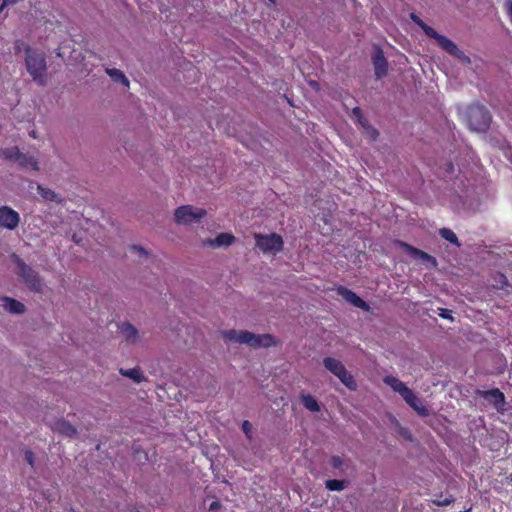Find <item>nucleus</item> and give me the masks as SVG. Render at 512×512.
Listing matches in <instances>:
<instances>
[{
  "mask_svg": "<svg viewBox=\"0 0 512 512\" xmlns=\"http://www.w3.org/2000/svg\"><path fill=\"white\" fill-rule=\"evenodd\" d=\"M223 337L227 341L247 344L252 348L270 347L277 343L274 337L270 334L257 335L246 330H226L223 332Z\"/></svg>",
  "mask_w": 512,
  "mask_h": 512,
  "instance_id": "nucleus-1",
  "label": "nucleus"
},
{
  "mask_svg": "<svg viewBox=\"0 0 512 512\" xmlns=\"http://www.w3.org/2000/svg\"><path fill=\"white\" fill-rule=\"evenodd\" d=\"M384 383L389 385L395 392L399 393L404 401L417 412L418 415L426 417L429 415L428 408L422 400L401 380L394 376H386Z\"/></svg>",
  "mask_w": 512,
  "mask_h": 512,
  "instance_id": "nucleus-2",
  "label": "nucleus"
},
{
  "mask_svg": "<svg viewBox=\"0 0 512 512\" xmlns=\"http://www.w3.org/2000/svg\"><path fill=\"white\" fill-rule=\"evenodd\" d=\"M467 122L469 128L477 132H486L491 123L489 110L480 104H472L467 109Z\"/></svg>",
  "mask_w": 512,
  "mask_h": 512,
  "instance_id": "nucleus-3",
  "label": "nucleus"
},
{
  "mask_svg": "<svg viewBox=\"0 0 512 512\" xmlns=\"http://www.w3.org/2000/svg\"><path fill=\"white\" fill-rule=\"evenodd\" d=\"M25 61L29 74L35 81L43 84L46 74V59L44 54L28 47L26 49Z\"/></svg>",
  "mask_w": 512,
  "mask_h": 512,
  "instance_id": "nucleus-4",
  "label": "nucleus"
},
{
  "mask_svg": "<svg viewBox=\"0 0 512 512\" xmlns=\"http://www.w3.org/2000/svg\"><path fill=\"white\" fill-rule=\"evenodd\" d=\"M325 368L334 374L349 390L355 391L357 389V383L353 375L347 371L344 364L332 357H326L323 359Z\"/></svg>",
  "mask_w": 512,
  "mask_h": 512,
  "instance_id": "nucleus-5",
  "label": "nucleus"
},
{
  "mask_svg": "<svg viewBox=\"0 0 512 512\" xmlns=\"http://www.w3.org/2000/svg\"><path fill=\"white\" fill-rule=\"evenodd\" d=\"M0 154L9 161L17 162L22 168L39 170L37 159L31 155L23 154L16 146L2 149Z\"/></svg>",
  "mask_w": 512,
  "mask_h": 512,
  "instance_id": "nucleus-6",
  "label": "nucleus"
},
{
  "mask_svg": "<svg viewBox=\"0 0 512 512\" xmlns=\"http://www.w3.org/2000/svg\"><path fill=\"white\" fill-rule=\"evenodd\" d=\"M16 263L18 267V275L29 287V289L34 292H41L43 289V284L41 282L38 272L35 271L29 265H27L20 258H17Z\"/></svg>",
  "mask_w": 512,
  "mask_h": 512,
  "instance_id": "nucleus-7",
  "label": "nucleus"
},
{
  "mask_svg": "<svg viewBox=\"0 0 512 512\" xmlns=\"http://www.w3.org/2000/svg\"><path fill=\"white\" fill-rule=\"evenodd\" d=\"M428 32L431 33L429 38L434 39L442 50L462 62L470 63V58L466 56L452 40L439 34L435 29H429Z\"/></svg>",
  "mask_w": 512,
  "mask_h": 512,
  "instance_id": "nucleus-8",
  "label": "nucleus"
},
{
  "mask_svg": "<svg viewBox=\"0 0 512 512\" xmlns=\"http://www.w3.org/2000/svg\"><path fill=\"white\" fill-rule=\"evenodd\" d=\"M207 214L203 208H194L192 205H183L175 210V221L178 224H191L198 222Z\"/></svg>",
  "mask_w": 512,
  "mask_h": 512,
  "instance_id": "nucleus-9",
  "label": "nucleus"
},
{
  "mask_svg": "<svg viewBox=\"0 0 512 512\" xmlns=\"http://www.w3.org/2000/svg\"><path fill=\"white\" fill-rule=\"evenodd\" d=\"M256 245L261 249L264 253L273 252L277 253L282 251L283 249V239L280 235L276 233H271L269 235H255Z\"/></svg>",
  "mask_w": 512,
  "mask_h": 512,
  "instance_id": "nucleus-10",
  "label": "nucleus"
},
{
  "mask_svg": "<svg viewBox=\"0 0 512 512\" xmlns=\"http://www.w3.org/2000/svg\"><path fill=\"white\" fill-rule=\"evenodd\" d=\"M19 213L9 206H0V227L7 230H14L19 226Z\"/></svg>",
  "mask_w": 512,
  "mask_h": 512,
  "instance_id": "nucleus-11",
  "label": "nucleus"
},
{
  "mask_svg": "<svg viewBox=\"0 0 512 512\" xmlns=\"http://www.w3.org/2000/svg\"><path fill=\"white\" fill-rule=\"evenodd\" d=\"M395 245L398 248H400L403 252L410 255L414 259H418L423 262L431 263L432 266L437 265V261H436L435 257L431 256L430 254H428L427 252H425L421 249H418V248H416L404 241H401V240H397L395 242Z\"/></svg>",
  "mask_w": 512,
  "mask_h": 512,
  "instance_id": "nucleus-12",
  "label": "nucleus"
},
{
  "mask_svg": "<svg viewBox=\"0 0 512 512\" xmlns=\"http://www.w3.org/2000/svg\"><path fill=\"white\" fill-rule=\"evenodd\" d=\"M336 292L345 301L352 304L353 306H355L359 309H362L364 311L370 310V306L362 298H360L354 291H352L344 286H337Z\"/></svg>",
  "mask_w": 512,
  "mask_h": 512,
  "instance_id": "nucleus-13",
  "label": "nucleus"
},
{
  "mask_svg": "<svg viewBox=\"0 0 512 512\" xmlns=\"http://www.w3.org/2000/svg\"><path fill=\"white\" fill-rule=\"evenodd\" d=\"M477 394L497 409L502 408L505 404L504 393L498 388H493L491 390H478Z\"/></svg>",
  "mask_w": 512,
  "mask_h": 512,
  "instance_id": "nucleus-14",
  "label": "nucleus"
},
{
  "mask_svg": "<svg viewBox=\"0 0 512 512\" xmlns=\"http://www.w3.org/2000/svg\"><path fill=\"white\" fill-rule=\"evenodd\" d=\"M372 62L375 69V75L378 79L382 78L387 74L388 62L384 56L383 51L380 48L375 49L372 55Z\"/></svg>",
  "mask_w": 512,
  "mask_h": 512,
  "instance_id": "nucleus-15",
  "label": "nucleus"
},
{
  "mask_svg": "<svg viewBox=\"0 0 512 512\" xmlns=\"http://www.w3.org/2000/svg\"><path fill=\"white\" fill-rule=\"evenodd\" d=\"M52 430L67 437H74L77 434L76 428L64 419L55 421L52 425Z\"/></svg>",
  "mask_w": 512,
  "mask_h": 512,
  "instance_id": "nucleus-16",
  "label": "nucleus"
},
{
  "mask_svg": "<svg viewBox=\"0 0 512 512\" xmlns=\"http://www.w3.org/2000/svg\"><path fill=\"white\" fill-rule=\"evenodd\" d=\"M1 300L7 311L14 314H23L25 312V305L16 299L3 297Z\"/></svg>",
  "mask_w": 512,
  "mask_h": 512,
  "instance_id": "nucleus-17",
  "label": "nucleus"
},
{
  "mask_svg": "<svg viewBox=\"0 0 512 512\" xmlns=\"http://www.w3.org/2000/svg\"><path fill=\"white\" fill-rule=\"evenodd\" d=\"M37 191L39 195L46 201L55 203H61L63 201V198L59 194L49 188L43 187L42 185L37 186Z\"/></svg>",
  "mask_w": 512,
  "mask_h": 512,
  "instance_id": "nucleus-18",
  "label": "nucleus"
},
{
  "mask_svg": "<svg viewBox=\"0 0 512 512\" xmlns=\"http://www.w3.org/2000/svg\"><path fill=\"white\" fill-rule=\"evenodd\" d=\"M352 113L357 118L358 122L361 124L362 127L368 128V121L363 116L362 110L359 107L353 108ZM369 130H370L369 133H370L372 139L375 140L379 136L378 131L371 127H369Z\"/></svg>",
  "mask_w": 512,
  "mask_h": 512,
  "instance_id": "nucleus-19",
  "label": "nucleus"
},
{
  "mask_svg": "<svg viewBox=\"0 0 512 512\" xmlns=\"http://www.w3.org/2000/svg\"><path fill=\"white\" fill-rule=\"evenodd\" d=\"M120 374L125 377L132 379L136 383H141L146 380V377L143 375L140 368H131V369H120Z\"/></svg>",
  "mask_w": 512,
  "mask_h": 512,
  "instance_id": "nucleus-20",
  "label": "nucleus"
},
{
  "mask_svg": "<svg viewBox=\"0 0 512 512\" xmlns=\"http://www.w3.org/2000/svg\"><path fill=\"white\" fill-rule=\"evenodd\" d=\"M235 241V237L229 233H220L216 236V238L211 242L213 246L221 247V246H230Z\"/></svg>",
  "mask_w": 512,
  "mask_h": 512,
  "instance_id": "nucleus-21",
  "label": "nucleus"
},
{
  "mask_svg": "<svg viewBox=\"0 0 512 512\" xmlns=\"http://www.w3.org/2000/svg\"><path fill=\"white\" fill-rule=\"evenodd\" d=\"M120 331L128 341L134 342L138 337L137 329L130 323H123L120 326Z\"/></svg>",
  "mask_w": 512,
  "mask_h": 512,
  "instance_id": "nucleus-22",
  "label": "nucleus"
},
{
  "mask_svg": "<svg viewBox=\"0 0 512 512\" xmlns=\"http://www.w3.org/2000/svg\"><path fill=\"white\" fill-rule=\"evenodd\" d=\"M301 401L304 407L311 412H319L320 406L317 400L310 394L302 395Z\"/></svg>",
  "mask_w": 512,
  "mask_h": 512,
  "instance_id": "nucleus-23",
  "label": "nucleus"
},
{
  "mask_svg": "<svg viewBox=\"0 0 512 512\" xmlns=\"http://www.w3.org/2000/svg\"><path fill=\"white\" fill-rule=\"evenodd\" d=\"M107 73L110 75V77L113 79V81L120 82L125 86H129V80L127 79V77L124 75V73L121 70L116 69V68L108 69Z\"/></svg>",
  "mask_w": 512,
  "mask_h": 512,
  "instance_id": "nucleus-24",
  "label": "nucleus"
},
{
  "mask_svg": "<svg viewBox=\"0 0 512 512\" xmlns=\"http://www.w3.org/2000/svg\"><path fill=\"white\" fill-rule=\"evenodd\" d=\"M346 480L330 479L325 482V487L329 491H342L347 485Z\"/></svg>",
  "mask_w": 512,
  "mask_h": 512,
  "instance_id": "nucleus-25",
  "label": "nucleus"
},
{
  "mask_svg": "<svg viewBox=\"0 0 512 512\" xmlns=\"http://www.w3.org/2000/svg\"><path fill=\"white\" fill-rule=\"evenodd\" d=\"M439 234L443 239L450 242L451 244H454L457 247L460 246V243L458 241L456 234L451 229L442 228L439 230Z\"/></svg>",
  "mask_w": 512,
  "mask_h": 512,
  "instance_id": "nucleus-26",
  "label": "nucleus"
},
{
  "mask_svg": "<svg viewBox=\"0 0 512 512\" xmlns=\"http://www.w3.org/2000/svg\"><path fill=\"white\" fill-rule=\"evenodd\" d=\"M411 19L412 21L418 25L422 30L423 32L425 33V35L427 37H429V35L431 33H429V29H433L431 26L427 25L422 19H420L417 15H415L414 13L411 14Z\"/></svg>",
  "mask_w": 512,
  "mask_h": 512,
  "instance_id": "nucleus-27",
  "label": "nucleus"
},
{
  "mask_svg": "<svg viewBox=\"0 0 512 512\" xmlns=\"http://www.w3.org/2000/svg\"><path fill=\"white\" fill-rule=\"evenodd\" d=\"M453 502H454L453 496H448V497H444V498L442 496H440L438 499L433 500V503L437 506H448Z\"/></svg>",
  "mask_w": 512,
  "mask_h": 512,
  "instance_id": "nucleus-28",
  "label": "nucleus"
},
{
  "mask_svg": "<svg viewBox=\"0 0 512 512\" xmlns=\"http://www.w3.org/2000/svg\"><path fill=\"white\" fill-rule=\"evenodd\" d=\"M330 464L334 469H341L344 465V460L338 455H333L330 458Z\"/></svg>",
  "mask_w": 512,
  "mask_h": 512,
  "instance_id": "nucleus-29",
  "label": "nucleus"
},
{
  "mask_svg": "<svg viewBox=\"0 0 512 512\" xmlns=\"http://www.w3.org/2000/svg\"><path fill=\"white\" fill-rule=\"evenodd\" d=\"M25 460L30 466H34V453L31 450L25 452Z\"/></svg>",
  "mask_w": 512,
  "mask_h": 512,
  "instance_id": "nucleus-30",
  "label": "nucleus"
},
{
  "mask_svg": "<svg viewBox=\"0 0 512 512\" xmlns=\"http://www.w3.org/2000/svg\"><path fill=\"white\" fill-rule=\"evenodd\" d=\"M452 311L451 310H448V309H440V312H439V316L444 318V319H450L452 320V315H451Z\"/></svg>",
  "mask_w": 512,
  "mask_h": 512,
  "instance_id": "nucleus-31",
  "label": "nucleus"
},
{
  "mask_svg": "<svg viewBox=\"0 0 512 512\" xmlns=\"http://www.w3.org/2000/svg\"><path fill=\"white\" fill-rule=\"evenodd\" d=\"M251 428H252V425L248 420L243 421L242 430L247 436H249V433L251 432Z\"/></svg>",
  "mask_w": 512,
  "mask_h": 512,
  "instance_id": "nucleus-32",
  "label": "nucleus"
},
{
  "mask_svg": "<svg viewBox=\"0 0 512 512\" xmlns=\"http://www.w3.org/2000/svg\"><path fill=\"white\" fill-rule=\"evenodd\" d=\"M505 5H506L507 14L512 23V0H507Z\"/></svg>",
  "mask_w": 512,
  "mask_h": 512,
  "instance_id": "nucleus-33",
  "label": "nucleus"
},
{
  "mask_svg": "<svg viewBox=\"0 0 512 512\" xmlns=\"http://www.w3.org/2000/svg\"><path fill=\"white\" fill-rule=\"evenodd\" d=\"M221 507V503L219 501H213L210 506H209V510L210 511H216L217 509H219Z\"/></svg>",
  "mask_w": 512,
  "mask_h": 512,
  "instance_id": "nucleus-34",
  "label": "nucleus"
},
{
  "mask_svg": "<svg viewBox=\"0 0 512 512\" xmlns=\"http://www.w3.org/2000/svg\"><path fill=\"white\" fill-rule=\"evenodd\" d=\"M131 249H132L133 251H137V252H139L141 255H146V254H147V252L144 250V248H142V247H140V246L133 245V246L131 247Z\"/></svg>",
  "mask_w": 512,
  "mask_h": 512,
  "instance_id": "nucleus-35",
  "label": "nucleus"
},
{
  "mask_svg": "<svg viewBox=\"0 0 512 512\" xmlns=\"http://www.w3.org/2000/svg\"><path fill=\"white\" fill-rule=\"evenodd\" d=\"M10 4H14L11 0H3L2 4L0 5V13L3 12V10Z\"/></svg>",
  "mask_w": 512,
  "mask_h": 512,
  "instance_id": "nucleus-36",
  "label": "nucleus"
}]
</instances>
